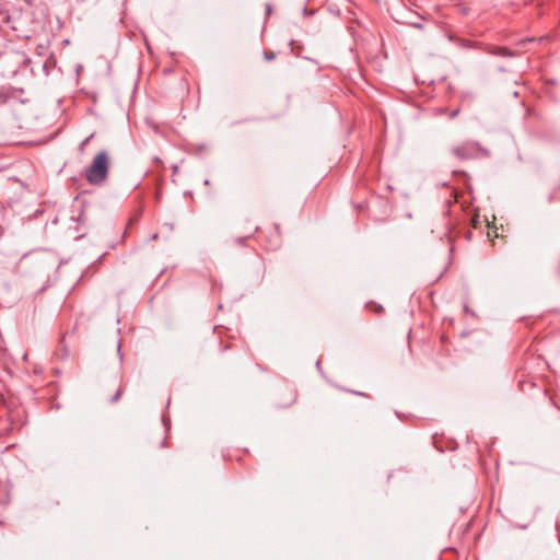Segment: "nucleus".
Listing matches in <instances>:
<instances>
[{
	"label": "nucleus",
	"instance_id": "nucleus-10",
	"mask_svg": "<svg viewBox=\"0 0 560 560\" xmlns=\"http://www.w3.org/2000/svg\"><path fill=\"white\" fill-rule=\"evenodd\" d=\"M264 58L267 61L273 60L276 58V54L271 50H266V51H264Z\"/></svg>",
	"mask_w": 560,
	"mask_h": 560
},
{
	"label": "nucleus",
	"instance_id": "nucleus-2",
	"mask_svg": "<svg viewBox=\"0 0 560 560\" xmlns=\"http://www.w3.org/2000/svg\"><path fill=\"white\" fill-rule=\"evenodd\" d=\"M1 60L3 65L10 68L12 73H16L23 68L28 67L31 59L26 52L14 45H10L1 54Z\"/></svg>",
	"mask_w": 560,
	"mask_h": 560
},
{
	"label": "nucleus",
	"instance_id": "nucleus-11",
	"mask_svg": "<svg viewBox=\"0 0 560 560\" xmlns=\"http://www.w3.org/2000/svg\"><path fill=\"white\" fill-rule=\"evenodd\" d=\"M141 212H138L137 214H135L132 218L129 219V222H128V226L132 225L135 222L138 221L139 217H140Z\"/></svg>",
	"mask_w": 560,
	"mask_h": 560
},
{
	"label": "nucleus",
	"instance_id": "nucleus-5",
	"mask_svg": "<svg viewBox=\"0 0 560 560\" xmlns=\"http://www.w3.org/2000/svg\"><path fill=\"white\" fill-rule=\"evenodd\" d=\"M452 152L457 158H459L462 160H466V159L472 158L476 153V150L472 144L466 143V144L454 147L452 149Z\"/></svg>",
	"mask_w": 560,
	"mask_h": 560
},
{
	"label": "nucleus",
	"instance_id": "nucleus-16",
	"mask_svg": "<svg viewBox=\"0 0 560 560\" xmlns=\"http://www.w3.org/2000/svg\"><path fill=\"white\" fill-rule=\"evenodd\" d=\"M352 393L355 394V395H359V396H366L365 394L359 393V392H352Z\"/></svg>",
	"mask_w": 560,
	"mask_h": 560
},
{
	"label": "nucleus",
	"instance_id": "nucleus-7",
	"mask_svg": "<svg viewBox=\"0 0 560 560\" xmlns=\"http://www.w3.org/2000/svg\"><path fill=\"white\" fill-rule=\"evenodd\" d=\"M485 50L490 54V55H493V56H499V57H513L515 54L513 51H511L509 48L506 47H501V46H495V45H488Z\"/></svg>",
	"mask_w": 560,
	"mask_h": 560
},
{
	"label": "nucleus",
	"instance_id": "nucleus-18",
	"mask_svg": "<svg viewBox=\"0 0 560 560\" xmlns=\"http://www.w3.org/2000/svg\"><path fill=\"white\" fill-rule=\"evenodd\" d=\"M39 51H43V46L38 45Z\"/></svg>",
	"mask_w": 560,
	"mask_h": 560
},
{
	"label": "nucleus",
	"instance_id": "nucleus-3",
	"mask_svg": "<svg viewBox=\"0 0 560 560\" xmlns=\"http://www.w3.org/2000/svg\"><path fill=\"white\" fill-rule=\"evenodd\" d=\"M38 23L31 19L28 11L22 12L18 18L12 20V30L16 32L19 37L31 38L37 31Z\"/></svg>",
	"mask_w": 560,
	"mask_h": 560
},
{
	"label": "nucleus",
	"instance_id": "nucleus-9",
	"mask_svg": "<svg viewBox=\"0 0 560 560\" xmlns=\"http://www.w3.org/2000/svg\"><path fill=\"white\" fill-rule=\"evenodd\" d=\"M366 307H368L369 310L373 311V312H374V313H376V314H381V313H383V312H384L383 306H382V305H380V304H376V303H374V302L369 303V304L366 305Z\"/></svg>",
	"mask_w": 560,
	"mask_h": 560
},
{
	"label": "nucleus",
	"instance_id": "nucleus-4",
	"mask_svg": "<svg viewBox=\"0 0 560 560\" xmlns=\"http://www.w3.org/2000/svg\"><path fill=\"white\" fill-rule=\"evenodd\" d=\"M282 234L279 224H272L269 235L266 241V248L268 250H276L281 246Z\"/></svg>",
	"mask_w": 560,
	"mask_h": 560
},
{
	"label": "nucleus",
	"instance_id": "nucleus-8",
	"mask_svg": "<svg viewBox=\"0 0 560 560\" xmlns=\"http://www.w3.org/2000/svg\"><path fill=\"white\" fill-rule=\"evenodd\" d=\"M124 393V387L121 385L118 386V388L116 389V392L114 393L113 396L109 397V401L110 402H116L120 399L121 395Z\"/></svg>",
	"mask_w": 560,
	"mask_h": 560
},
{
	"label": "nucleus",
	"instance_id": "nucleus-13",
	"mask_svg": "<svg viewBox=\"0 0 560 560\" xmlns=\"http://www.w3.org/2000/svg\"><path fill=\"white\" fill-rule=\"evenodd\" d=\"M92 138V136L84 139L80 144V150L83 151L84 145L89 142V140Z\"/></svg>",
	"mask_w": 560,
	"mask_h": 560
},
{
	"label": "nucleus",
	"instance_id": "nucleus-12",
	"mask_svg": "<svg viewBox=\"0 0 560 560\" xmlns=\"http://www.w3.org/2000/svg\"><path fill=\"white\" fill-rule=\"evenodd\" d=\"M248 237H240L235 240V243L244 245Z\"/></svg>",
	"mask_w": 560,
	"mask_h": 560
},
{
	"label": "nucleus",
	"instance_id": "nucleus-6",
	"mask_svg": "<svg viewBox=\"0 0 560 560\" xmlns=\"http://www.w3.org/2000/svg\"><path fill=\"white\" fill-rule=\"evenodd\" d=\"M2 412L5 419L0 416V434H7L12 431V412L3 405Z\"/></svg>",
	"mask_w": 560,
	"mask_h": 560
},
{
	"label": "nucleus",
	"instance_id": "nucleus-14",
	"mask_svg": "<svg viewBox=\"0 0 560 560\" xmlns=\"http://www.w3.org/2000/svg\"><path fill=\"white\" fill-rule=\"evenodd\" d=\"M458 113H459V109H455V110H453V112L451 113V115H450V116H451V118H454L455 116H457V115H458Z\"/></svg>",
	"mask_w": 560,
	"mask_h": 560
},
{
	"label": "nucleus",
	"instance_id": "nucleus-1",
	"mask_svg": "<svg viewBox=\"0 0 560 560\" xmlns=\"http://www.w3.org/2000/svg\"><path fill=\"white\" fill-rule=\"evenodd\" d=\"M109 167V155L107 151L102 150L96 153L91 164L85 168L84 178L92 186H101L108 178Z\"/></svg>",
	"mask_w": 560,
	"mask_h": 560
},
{
	"label": "nucleus",
	"instance_id": "nucleus-17",
	"mask_svg": "<svg viewBox=\"0 0 560 560\" xmlns=\"http://www.w3.org/2000/svg\"><path fill=\"white\" fill-rule=\"evenodd\" d=\"M39 51H43V46L38 45Z\"/></svg>",
	"mask_w": 560,
	"mask_h": 560
},
{
	"label": "nucleus",
	"instance_id": "nucleus-15",
	"mask_svg": "<svg viewBox=\"0 0 560 560\" xmlns=\"http://www.w3.org/2000/svg\"><path fill=\"white\" fill-rule=\"evenodd\" d=\"M165 443H166V436H164L160 443V447H165Z\"/></svg>",
	"mask_w": 560,
	"mask_h": 560
}]
</instances>
